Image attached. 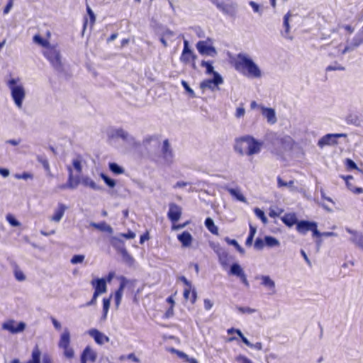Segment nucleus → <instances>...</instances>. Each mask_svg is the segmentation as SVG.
Masks as SVG:
<instances>
[{
  "instance_id": "a19ab883",
  "label": "nucleus",
  "mask_w": 363,
  "mask_h": 363,
  "mask_svg": "<svg viewBox=\"0 0 363 363\" xmlns=\"http://www.w3.org/2000/svg\"><path fill=\"white\" fill-rule=\"evenodd\" d=\"M100 176H101V179L104 181V182H105V183H106V184L109 187L113 188V187H114V186H115V185H116V182H115L113 179H112L109 178L108 176H106V175L105 174H104V173H101Z\"/></svg>"
},
{
  "instance_id": "dca6fc26",
  "label": "nucleus",
  "mask_w": 363,
  "mask_h": 363,
  "mask_svg": "<svg viewBox=\"0 0 363 363\" xmlns=\"http://www.w3.org/2000/svg\"><path fill=\"white\" fill-rule=\"evenodd\" d=\"M91 285L94 289V292L97 294H101L106 291V282L104 279H96L91 281Z\"/></svg>"
},
{
  "instance_id": "f03ea898",
  "label": "nucleus",
  "mask_w": 363,
  "mask_h": 363,
  "mask_svg": "<svg viewBox=\"0 0 363 363\" xmlns=\"http://www.w3.org/2000/svg\"><path fill=\"white\" fill-rule=\"evenodd\" d=\"M263 143L251 135H245L235 139L234 150L240 155L251 156L261 151Z\"/></svg>"
},
{
  "instance_id": "20e7f679",
  "label": "nucleus",
  "mask_w": 363,
  "mask_h": 363,
  "mask_svg": "<svg viewBox=\"0 0 363 363\" xmlns=\"http://www.w3.org/2000/svg\"><path fill=\"white\" fill-rule=\"evenodd\" d=\"M169 208L167 212V217L172 223V230H175L186 227L189 223V221H186L184 223L176 224L181 218L182 213V207L174 203H169Z\"/></svg>"
},
{
  "instance_id": "ddd939ff",
  "label": "nucleus",
  "mask_w": 363,
  "mask_h": 363,
  "mask_svg": "<svg viewBox=\"0 0 363 363\" xmlns=\"http://www.w3.org/2000/svg\"><path fill=\"white\" fill-rule=\"evenodd\" d=\"M196 48L202 55L214 57L217 55L216 48L211 45H208L206 41L200 40L196 43Z\"/></svg>"
},
{
  "instance_id": "774afa93",
  "label": "nucleus",
  "mask_w": 363,
  "mask_h": 363,
  "mask_svg": "<svg viewBox=\"0 0 363 363\" xmlns=\"http://www.w3.org/2000/svg\"><path fill=\"white\" fill-rule=\"evenodd\" d=\"M203 304L205 309L207 311H209L213 306V303L209 299H204Z\"/></svg>"
},
{
  "instance_id": "0e129e2a",
  "label": "nucleus",
  "mask_w": 363,
  "mask_h": 363,
  "mask_svg": "<svg viewBox=\"0 0 363 363\" xmlns=\"http://www.w3.org/2000/svg\"><path fill=\"white\" fill-rule=\"evenodd\" d=\"M13 6V0H10L4 9V14H7Z\"/></svg>"
},
{
  "instance_id": "680f3d73",
  "label": "nucleus",
  "mask_w": 363,
  "mask_h": 363,
  "mask_svg": "<svg viewBox=\"0 0 363 363\" xmlns=\"http://www.w3.org/2000/svg\"><path fill=\"white\" fill-rule=\"evenodd\" d=\"M245 113V111L243 107L237 108L236 113H235V116L237 118H240V117L244 116Z\"/></svg>"
},
{
  "instance_id": "338daca9",
  "label": "nucleus",
  "mask_w": 363,
  "mask_h": 363,
  "mask_svg": "<svg viewBox=\"0 0 363 363\" xmlns=\"http://www.w3.org/2000/svg\"><path fill=\"white\" fill-rule=\"evenodd\" d=\"M16 177L18 179H32L33 178V175L31 174L28 173V172H23L21 175H17Z\"/></svg>"
},
{
  "instance_id": "1a4fd4ad",
  "label": "nucleus",
  "mask_w": 363,
  "mask_h": 363,
  "mask_svg": "<svg viewBox=\"0 0 363 363\" xmlns=\"http://www.w3.org/2000/svg\"><path fill=\"white\" fill-rule=\"evenodd\" d=\"M196 59V55L192 52V50L189 48V43L187 40H184V48L180 55L179 60L184 64L191 63V66L194 69L196 68L195 60Z\"/></svg>"
},
{
  "instance_id": "aec40b11",
  "label": "nucleus",
  "mask_w": 363,
  "mask_h": 363,
  "mask_svg": "<svg viewBox=\"0 0 363 363\" xmlns=\"http://www.w3.org/2000/svg\"><path fill=\"white\" fill-rule=\"evenodd\" d=\"M87 16L84 17L83 27L84 29L86 28L88 25L91 28L96 21V16L91 9L89 5H86Z\"/></svg>"
},
{
  "instance_id": "6e6d98bb",
  "label": "nucleus",
  "mask_w": 363,
  "mask_h": 363,
  "mask_svg": "<svg viewBox=\"0 0 363 363\" xmlns=\"http://www.w3.org/2000/svg\"><path fill=\"white\" fill-rule=\"evenodd\" d=\"M120 235L125 239H133L135 238V233L131 230H128L125 233H121Z\"/></svg>"
},
{
  "instance_id": "4468645a",
  "label": "nucleus",
  "mask_w": 363,
  "mask_h": 363,
  "mask_svg": "<svg viewBox=\"0 0 363 363\" xmlns=\"http://www.w3.org/2000/svg\"><path fill=\"white\" fill-rule=\"evenodd\" d=\"M96 357V352L91 347L86 346L81 354L80 362L81 363H87V362H94Z\"/></svg>"
},
{
  "instance_id": "bb28decb",
  "label": "nucleus",
  "mask_w": 363,
  "mask_h": 363,
  "mask_svg": "<svg viewBox=\"0 0 363 363\" xmlns=\"http://www.w3.org/2000/svg\"><path fill=\"white\" fill-rule=\"evenodd\" d=\"M41 352L38 345L32 351V358L27 363H40Z\"/></svg>"
},
{
  "instance_id": "c9c22d12",
  "label": "nucleus",
  "mask_w": 363,
  "mask_h": 363,
  "mask_svg": "<svg viewBox=\"0 0 363 363\" xmlns=\"http://www.w3.org/2000/svg\"><path fill=\"white\" fill-rule=\"evenodd\" d=\"M119 279L121 280V283H120L119 287L118 288V289L115 292L117 293V294L123 295V291L124 288L126 286L127 283L128 282V281L123 276H121L119 278Z\"/></svg>"
},
{
  "instance_id": "6ab92c4d",
  "label": "nucleus",
  "mask_w": 363,
  "mask_h": 363,
  "mask_svg": "<svg viewBox=\"0 0 363 363\" xmlns=\"http://www.w3.org/2000/svg\"><path fill=\"white\" fill-rule=\"evenodd\" d=\"M260 109L262 115L267 118L268 123L274 124L277 122L274 109L264 106H260Z\"/></svg>"
},
{
  "instance_id": "c03bdc74",
  "label": "nucleus",
  "mask_w": 363,
  "mask_h": 363,
  "mask_svg": "<svg viewBox=\"0 0 363 363\" xmlns=\"http://www.w3.org/2000/svg\"><path fill=\"white\" fill-rule=\"evenodd\" d=\"M84 258H85V257L83 255H75L72 257L70 262L72 264H76L78 263L83 262L84 260Z\"/></svg>"
},
{
  "instance_id": "3c124183",
  "label": "nucleus",
  "mask_w": 363,
  "mask_h": 363,
  "mask_svg": "<svg viewBox=\"0 0 363 363\" xmlns=\"http://www.w3.org/2000/svg\"><path fill=\"white\" fill-rule=\"evenodd\" d=\"M235 360L238 363H253L249 358L242 354L238 355Z\"/></svg>"
},
{
  "instance_id": "8fccbe9b",
  "label": "nucleus",
  "mask_w": 363,
  "mask_h": 363,
  "mask_svg": "<svg viewBox=\"0 0 363 363\" xmlns=\"http://www.w3.org/2000/svg\"><path fill=\"white\" fill-rule=\"evenodd\" d=\"M7 221L14 227H17L20 225V223L11 214L6 216Z\"/></svg>"
},
{
  "instance_id": "f3484780",
  "label": "nucleus",
  "mask_w": 363,
  "mask_h": 363,
  "mask_svg": "<svg viewBox=\"0 0 363 363\" xmlns=\"http://www.w3.org/2000/svg\"><path fill=\"white\" fill-rule=\"evenodd\" d=\"M89 334L94 339L95 342L99 345H103L108 342L109 339L104 334L97 329H91L89 331Z\"/></svg>"
},
{
  "instance_id": "49530a36",
  "label": "nucleus",
  "mask_w": 363,
  "mask_h": 363,
  "mask_svg": "<svg viewBox=\"0 0 363 363\" xmlns=\"http://www.w3.org/2000/svg\"><path fill=\"white\" fill-rule=\"evenodd\" d=\"M72 165L77 173L80 174L82 171V166L81 160L79 159H74L72 161Z\"/></svg>"
},
{
  "instance_id": "72a5a7b5",
  "label": "nucleus",
  "mask_w": 363,
  "mask_h": 363,
  "mask_svg": "<svg viewBox=\"0 0 363 363\" xmlns=\"http://www.w3.org/2000/svg\"><path fill=\"white\" fill-rule=\"evenodd\" d=\"M121 255L123 259L128 264H132L134 262L133 257L128 253L125 248H122L121 250Z\"/></svg>"
},
{
  "instance_id": "f257e3e1",
  "label": "nucleus",
  "mask_w": 363,
  "mask_h": 363,
  "mask_svg": "<svg viewBox=\"0 0 363 363\" xmlns=\"http://www.w3.org/2000/svg\"><path fill=\"white\" fill-rule=\"evenodd\" d=\"M235 69L250 77L259 78L262 75L259 67L246 54L239 53L233 61Z\"/></svg>"
},
{
  "instance_id": "69168bd1",
  "label": "nucleus",
  "mask_w": 363,
  "mask_h": 363,
  "mask_svg": "<svg viewBox=\"0 0 363 363\" xmlns=\"http://www.w3.org/2000/svg\"><path fill=\"white\" fill-rule=\"evenodd\" d=\"M189 184L188 182H184V181H179L177 182L174 185V189H177V188H183V187H185L187 185Z\"/></svg>"
},
{
  "instance_id": "7c9ffc66",
  "label": "nucleus",
  "mask_w": 363,
  "mask_h": 363,
  "mask_svg": "<svg viewBox=\"0 0 363 363\" xmlns=\"http://www.w3.org/2000/svg\"><path fill=\"white\" fill-rule=\"evenodd\" d=\"M230 273L240 277L241 275H242L244 272L238 264L234 263L230 267Z\"/></svg>"
},
{
  "instance_id": "2f4dec72",
  "label": "nucleus",
  "mask_w": 363,
  "mask_h": 363,
  "mask_svg": "<svg viewBox=\"0 0 363 363\" xmlns=\"http://www.w3.org/2000/svg\"><path fill=\"white\" fill-rule=\"evenodd\" d=\"M108 166H109L110 170L116 174H121L124 172L123 168L120 167L118 164H117L115 162L109 163Z\"/></svg>"
},
{
  "instance_id": "864d4df0",
  "label": "nucleus",
  "mask_w": 363,
  "mask_h": 363,
  "mask_svg": "<svg viewBox=\"0 0 363 363\" xmlns=\"http://www.w3.org/2000/svg\"><path fill=\"white\" fill-rule=\"evenodd\" d=\"M345 165L349 169H358V167L356 163L351 159H346Z\"/></svg>"
},
{
  "instance_id": "4be33fe9",
  "label": "nucleus",
  "mask_w": 363,
  "mask_h": 363,
  "mask_svg": "<svg viewBox=\"0 0 363 363\" xmlns=\"http://www.w3.org/2000/svg\"><path fill=\"white\" fill-rule=\"evenodd\" d=\"M178 240L182 243V247H187L191 245L193 238L190 233L184 231L177 235Z\"/></svg>"
},
{
  "instance_id": "423d86ee",
  "label": "nucleus",
  "mask_w": 363,
  "mask_h": 363,
  "mask_svg": "<svg viewBox=\"0 0 363 363\" xmlns=\"http://www.w3.org/2000/svg\"><path fill=\"white\" fill-rule=\"evenodd\" d=\"M70 343V333L68 329L66 328L60 335L58 347L63 350V355L68 359H72L74 357V351Z\"/></svg>"
},
{
  "instance_id": "e433bc0d",
  "label": "nucleus",
  "mask_w": 363,
  "mask_h": 363,
  "mask_svg": "<svg viewBox=\"0 0 363 363\" xmlns=\"http://www.w3.org/2000/svg\"><path fill=\"white\" fill-rule=\"evenodd\" d=\"M14 276L15 278L19 281H23L26 279V276L24 275L23 272L19 269L18 266H16L14 268Z\"/></svg>"
},
{
  "instance_id": "603ef678",
  "label": "nucleus",
  "mask_w": 363,
  "mask_h": 363,
  "mask_svg": "<svg viewBox=\"0 0 363 363\" xmlns=\"http://www.w3.org/2000/svg\"><path fill=\"white\" fill-rule=\"evenodd\" d=\"M128 133L125 132L123 129L119 128L116 130V136L121 138L123 140H126L128 138Z\"/></svg>"
},
{
  "instance_id": "f8f14e48",
  "label": "nucleus",
  "mask_w": 363,
  "mask_h": 363,
  "mask_svg": "<svg viewBox=\"0 0 363 363\" xmlns=\"http://www.w3.org/2000/svg\"><path fill=\"white\" fill-rule=\"evenodd\" d=\"M223 83V79L222 77L218 72H215L213 73V79H205L200 83V88L203 90L206 88L213 89L214 87L212 86L213 84L214 86H218Z\"/></svg>"
},
{
  "instance_id": "b1692460",
  "label": "nucleus",
  "mask_w": 363,
  "mask_h": 363,
  "mask_svg": "<svg viewBox=\"0 0 363 363\" xmlns=\"http://www.w3.org/2000/svg\"><path fill=\"white\" fill-rule=\"evenodd\" d=\"M90 225L102 232H106L109 234L113 233V228L105 221H101L100 223H91Z\"/></svg>"
},
{
  "instance_id": "2eb2a0df",
  "label": "nucleus",
  "mask_w": 363,
  "mask_h": 363,
  "mask_svg": "<svg viewBox=\"0 0 363 363\" xmlns=\"http://www.w3.org/2000/svg\"><path fill=\"white\" fill-rule=\"evenodd\" d=\"M213 4L224 14L234 16L235 9L233 4H228L224 2H220L219 0H212Z\"/></svg>"
},
{
  "instance_id": "473e14b6",
  "label": "nucleus",
  "mask_w": 363,
  "mask_h": 363,
  "mask_svg": "<svg viewBox=\"0 0 363 363\" xmlns=\"http://www.w3.org/2000/svg\"><path fill=\"white\" fill-rule=\"evenodd\" d=\"M225 240L230 245H233L235 247V249L240 253L244 254V249L238 244V242L234 239H230L228 238H225Z\"/></svg>"
},
{
  "instance_id": "37998d69",
  "label": "nucleus",
  "mask_w": 363,
  "mask_h": 363,
  "mask_svg": "<svg viewBox=\"0 0 363 363\" xmlns=\"http://www.w3.org/2000/svg\"><path fill=\"white\" fill-rule=\"evenodd\" d=\"M284 212L283 208H277V209H269V216L271 218H275L279 217Z\"/></svg>"
},
{
  "instance_id": "a211bd4d",
  "label": "nucleus",
  "mask_w": 363,
  "mask_h": 363,
  "mask_svg": "<svg viewBox=\"0 0 363 363\" xmlns=\"http://www.w3.org/2000/svg\"><path fill=\"white\" fill-rule=\"evenodd\" d=\"M314 223L308 220L298 221L296 225V230L300 234L306 235L308 231H311Z\"/></svg>"
},
{
  "instance_id": "a18cd8bd",
  "label": "nucleus",
  "mask_w": 363,
  "mask_h": 363,
  "mask_svg": "<svg viewBox=\"0 0 363 363\" xmlns=\"http://www.w3.org/2000/svg\"><path fill=\"white\" fill-rule=\"evenodd\" d=\"M255 215L261 219V220L263 222V223H266L267 221V219L265 216V214L264 213L263 211H262L261 209L258 208H256L255 209Z\"/></svg>"
},
{
  "instance_id": "e2e57ef3",
  "label": "nucleus",
  "mask_w": 363,
  "mask_h": 363,
  "mask_svg": "<svg viewBox=\"0 0 363 363\" xmlns=\"http://www.w3.org/2000/svg\"><path fill=\"white\" fill-rule=\"evenodd\" d=\"M150 239V233L147 230L145 232L140 238V243L143 244L145 240H148Z\"/></svg>"
},
{
  "instance_id": "412c9836",
  "label": "nucleus",
  "mask_w": 363,
  "mask_h": 363,
  "mask_svg": "<svg viewBox=\"0 0 363 363\" xmlns=\"http://www.w3.org/2000/svg\"><path fill=\"white\" fill-rule=\"evenodd\" d=\"M281 220L288 227H292L295 224L297 225V223L298 222L295 213H285L281 218Z\"/></svg>"
},
{
  "instance_id": "ea45409f",
  "label": "nucleus",
  "mask_w": 363,
  "mask_h": 363,
  "mask_svg": "<svg viewBox=\"0 0 363 363\" xmlns=\"http://www.w3.org/2000/svg\"><path fill=\"white\" fill-rule=\"evenodd\" d=\"M181 84H182L183 88L185 89V91L189 94V95L191 97H192V98L196 97V94H195L194 90L189 86L188 83L186 81L182 80Z\"/></svg>"
},
{
  "instance_id": "393cba45",
  "label": "nucleus",
  "mask_w": 363,
  "mask_h": 363,
  "mask_svg": "<svg viewBox=\"0 0 363 363\" xmlns=\"http://www.w3.org/2000/svg\"><path fill=\"white\" fill-rule=\"evenodd\" d=\"M162 154H163V157L165 158V159H172L173 158V152H172V150L170 147V145H169V140L167 139L164 140L163 141V145H162Z\"/></svg>"
},
{
  "instance_id": "6e6552de",
  "label": "nucleus",
  "mask_w": 363,
  "mask_h": 363,
  "mask_svg": "<svg viewBox=\"0 0 363 363\" xmlns=\"http://www.w3.org/2000/svg\"><path fill=\"white\" fill-rule=\"evenodd\" d=\"M346 133H328L323 135L318 142V145L320 147H323L325 146H334L337 145V138H346Z\"/></svg>"
},
{
  "instance_id": "c756f323",
  "label": "nucleus",
  "mask_w": 363,
  "mask_h": 363,
  "mask_svg": "<svg viewBox=\"0 0 363 363\" xmlns=\"http://www.w3.org/2000/svg\"><path fill=\"white\" fill-rule=\"evenodd\" d=\"M212 63L213 62L211 61H205V60L201 61V66L202 67L206 68V74H213V73L216 72L214 71V68L213 67Z\"/></svg>"
},
{
  "instance_id": "13d9d810",
  "label": "nucleus",
  "mask_w": 363,
  "mask_h": 363,
  "mask_svg": "<svg viewBox=\"0 0 363 363\" xmlns=\"http://www.w3.org/2000/svg\"><path fill=\"white\" fill-rule=\"evenodd\" d=\"M174 352L177 354V356L184 359L185 362H187V360H189V356L185 354L184 352H182V351H179V350H173Z\"/></svg>"
},
{
  "instance_id": "9b49d317",
  "label": "nucleus",
  "mask_w": 363,
  "mask_h": 363,
  "mask_svg": "<svg viewBox=\"0 0 363 363\" xmlns=\"http://www.w3.org/2000/svg\"><path fill=\"white\" fill-rule=\"evenodd\" d=\"M26 324L23 322L17 323L14 320L10 319L2 324V329L12 334L18 333L24 330Z\"/></svg>"
},
{
  "instance_id": "5fc2aeb1",
  "label": "nucleus",
  "mask_w": 363,
  "mask_h": 363,
  "mask_svg": "<svg viewBox=\"0 0 363 363\" xmlns=\"http://www.w3.org/2000/svg\"><path fill=\"white\" fill-rule=\"evenodd\" d=\"M326 72L335 71V70H345V67L340 65L336 63L335 65H329L325 68Z\"/></svg>"
},
{
  "instance_id": "79ce46f5",
  "label": "nucleus",
  "mask_w": 363,
  "mask_h": 363,
  "mask_svg": "<svg viewBox=\"0 0 363 363\" xmlns=\"http://www.w3.org/2000/svg\"><path fill=\"white\" fill-rule=\"evenodd\" d=\"M111 296L109 298H104L103 299V312L104 316H106L107 313L108 311L109 307H110V302H111Z\"/></svg>"
},
{
  "instance_id": "39448f33",
  "label": "nucleus",
  "mask_w": 363,
  "mask_h": 363,
  "mask_svg": "<svg viewBox=\"0 0 363 363\" xmlns=\"http://www.w3.org/2000/svg\"><path fill=\"white\" fill-rule=\"evenodd\" d=\"M19 79H11L8 81L7 85L11 89V96L18 108H21L23 101L25 98V90L22 85H16Z\"/></svg>"
},
{
  "instance_id": "4c0bfd02",
  "label": "nucleus",
  "mask_w": 363,
  "mask_h": 363,
  "mask_svg": "<svg viewBox=\"0 0 363 363\" xmlns=\"http://www.w3.org/2000/svg\"><path fill=\"white\" fill-rule=\"evenodd\" d=\"M262 284L263 285H264L270 289H274V286H275L274 282L269 278V277L264 276L262 277Z\"/></svg>"
},
{
  "instance_id": "5701e85b",
  "label": "nucleus",
  "mask_w": 363,
  "mask_h": 363,
  "mask_svg": "<svg viewBox=\"0 0 363 363\" xmlns=\"http://www.w3.org/2000/svg\"><path fill=\"white\" fill-rule=\"evenodd\" d=\"M66 209L67 206L65 204L62 203H58L57 208L52 215L51 220L55 222H59L63 217Z\"/></svg>"
},
{
  "instance_id": "58836bf2",
  "label": "nucleus",
  "mask_w": 363,
  "mask_h": 363,
  "mask_svg": "<svg viewBox=\"0 0 363 363\" xmlns=\"http://www.w3.org/2000/svg\"><path fill=\"white\" fill-rule=\"evenodd\" d=\"M33 40L35 43L40 44V45L43 46V47H48L50 45L49 43L48 40L43 39L40 35H35L34 37H33Z\"/></svg>"
},
{
  "instance_id": "7ed1b4c3",
  "label": "nucleus",
  "mask_w": 363,
  "mask_h": 363,
  "mask_svg": "<svg viewBox=\"0 0 363 363\" xmlns=\"http://www.w3.org/2000/svg\"><path fill=\"white\" fill-rule=\"evenodd\" d=\"M67 169L69 173L68 179L66 184L59 186L60 189H73L77 188L80 183H82L84 186H89L94 190L100 189V187L89 177H84L80 179L79 177H74L72 168L71 166H67Z\"/></svg>"
},
{
  "instance_id": "052dcab7",
  "label": "nucleus",
  "mask_w": 363,
  "mask_h": 363,
  "mask_svg": "<svg viewBox=\"0 0 363 363\" xmlns=\"http://www.w3.org/2000/svg\"><path fill=\"white\" fill-rule=\"evenodd\" d=\"M122 296H123V295L115 292L114 301H115V304H116V308H118V306H120L121 299H122Z\"/></svg>"
},
{
  "instance_id": "f704fd0d",
  "label": "nucleus",
  "mask_w": 363,
  "mask_h": 363,
  "mask_svg": "<svg viewBox=\"0 0 363 363\" xmlns=\"http://www.w3.org/2000/svg\"><path fill=\"white\" fill-rule=\"evenodd\" d=\"M265 245L269 247H275L279 245V240L272 236H266L264 238Z\"/></svg>"
},
{
  "instance_id": "4d7b16f0",
  "label": "nucleus",
  "mask_w": 363,
  "mask_h": 363,
  "mask_svg": "<svg viewBox=\"0 0 363 363\" xmlns=\"http://www.w3.org/2000/svg\"><path fill=\"white\" fill-rule=\"evenodd\" d=\"M311 231L312 232L313 237H320L321 233L318 230L317 223L315 222L311 228Z\"/></svg>"
},
{
  "instance_id": "0eeeda50",
  "label": "nucleus",
  "mask_w": 363,
  "mask_h": 363,
  "mask_svg": "<svg viewBox=\"0 0 363 363\" xmlns=\"http://www.w3.org/2000/svg\"><path fill=\"white\" fill-rule=\"evenodd\" d=\"M43 55L57 69L62 67L61 57L60 52L53 46L49 45L46 48Z\"/></svg>"
},
{
  "instance_id": "de8ad7c7",
  "label": "nucleus",
  "mask_w": 363,
  "mask_h": 363,
  "mask_svg": "<svg viewBox=\"0 0 363 363\" xmlns=\"http://www.w3.org/2000/svg\"><path fill=\"white\" fill-rule=\"evenodd\" d=\"M347 189L355 194L363 193V189L362 187H355L352 184H347Z\"/></svg>"
},
{
  "instance_id": "9d476101",
  "label": "nucleus",
  "mask_w": 363,
  "mask_h": 363,
  "mask_svg": "<svg viewBox=\"0 0 363 363\" xmlns=\"http://www.w3.org/2000/svg\"><path fill=\"white\" fill-rule=\"evenodd\" d=\"M180 279L186 285L183 292L184 299L189 301L191 304H194L197 298L196 290L192 288L191 282L185 277H182Z\"/></svg>"
},
{
  "instance_id": "09e8293b",
  "label": "nucleus",
  "mask_w": 363,
  "mask_h": 363,
  "mask_svg": "<svg viewBox=\"0 0 363 363\" xmlns=\"http://www.w3.org/2000/svg\"><path fill=\"white\" fill-rule=\"evenodd\" d=\"M265 245V241H264L262 238H257L255 240L254 247L257 250H262L264 248Z\"/></svg>"
},
{
  "instance_id": "cd10ccee",
  "label": "nucleus",
  "mask_w": 363,
  "mask_h": 363,
  "mask_svg": "<svg viewBox=\"0 0 363 363\" xmlns=\"http://www.w3.org/2000/svg\"><path fill=\"white\" fill-rule=\"evenodd\" d=\"M345 121L347 122V124H352V125H360V123H361V120L359 118V117L356 115V114H349L346 118H345Z\"/></svg>"
},
{
  "instance_id": "bf43d9fd",
  "label": "nucleus",
  "mask_w": 363,
  "mask_h": 363,
  "mask_svg": "<svg viewBox=\"0 0 363 363\" xmlns=\"http://www.w3.org/2000/svg\"><path fill=\"white\" fill-rule=\"evenodd\" d=\"M239 311H240L242 313H253L255 312V309L251 308L250 307H239L238 308Z\"/></svg>"
},
{
  "instance_id": "c85d7f7f",
  "label": "nucleus",
  "mask_w": 363,
  "mask_h": 363,
  "mask_svg": "<svg viewBox=\"0 0 363 363\" xmlns=\"http://www.w3.org/2000/svg\"><path fill=\"white\" fill-rule=\"evenodd\" d=\"M228 192L232 196L235 197L237 200L242 202H246L245 197L239 190L235 189H229Z\"/></svg>"
},
{
  "instance_id": "a878e982",
  "label": "nucleus",
  "mask_w": 363,
  "mask_h": 363,
  "mask_svg": "<svg viewBox=\"0 0 363 363\" xmlns=\"http://www.w3.org/2000/svg\"><path fill=\"white\" fill-rule=\"evenodd\" d=\"M204 224L208 231L211 232L213 235H218V228L215 225L214 221L211 218L208 217L206 218Z\"/></svg>"
}]
</instances>
